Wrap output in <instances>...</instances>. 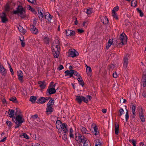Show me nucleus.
Segmentation results:
<instances>
[{
    "label": "nucleus",
    "instance_id": "1",
    "mask_svg": "<svg viewBox=\"0 0 146 146\" xmlns=\"http://www.w3.org/2000/svg\"><path fill=\"white\" fill-rule=\"evenodd\" d=\"M56 125L64 141H66L67 137L66 134L68 132L66 125L64 123L62 124L60 120H57L56 123Z\"/></svg>",
    "mask_w": 146,
    "mask_h": 146
},
{
    "label": "nucleus",
    "instance_id": "2",
    "mask_svg": "<svg viewBox=\"0 0 146 146\" xmlns=\"http://www.w3.org/2000/svg\"><path fill=\"white\" fill-rule=\"evenodd\" d=\"M92 99V97L88 95L84 97L79 95L76 96V100L79 104H80L82 101H83L85 103H87L89 100H90Z\"/></svg>",
    "mask_w": 146,
    "mask_h": 146
},
{
    "label": "nucleus",
    "instance_id": "3",
    "mask_svg": "<svg viewBox=\"0 0 146 146\" xmlns=\"http://www.w3.org/2000/svg\"><path fill=\"white\" fill-rule=\"evenodd\" d=\"M13 13L17 14L22 18H24L26 17L25 9L21 6H18L17 10L14 11Z\"/></svg>",
    "mask_w": 146,
    "mask_h": 146
},
{
    "label": "nucleus",
    "instance_id": "4",
    "mask_svg": "<svg viewBox=\"0 0 146 146\" xmlns=\"http://www.w3.org/2000/svg\"><path fill=\"white\" fill-rule=\"evenodd\" d=\"M12 120L16 124H21L25 121L23 116L21 115H18L15 117H13Z\"/></svg>",
    "mask_w": 146,
    "mask_h": 146
},
{
    "label": "nucleus",
    "instance_id": "5",
    "mask_svg": "<svg viewBox=\"0 0 146 146\" xmlns=\"http://www.w3.org/2000/svg\"><path fill=\"white\" fill-rule=\"evenodd\" d=\"M59 42L58 40H56L54 42L52 46V50L53 52L56 50H59Z\"/></svg>",
    "mask_w": 146,
    "mask_h": 146
},
{
    "label": "nucleus",
    "instance_id": "6",
    "mask_svg": "<svg viewBox=\"0 0 146 146\" xmlns=\"http://www.w3.org/2000/svg\"><path fill=\"white\" fill-rule=\"evenodd\" d=\"M120 40L121 42L120 44L123 45L127 43V38L125 34L122 33L120 35Z\"/></svg>",
    "mask_w": 146,
    "mask_h": 146
},
{
    "label": "nucleus",
    "instance_id": "7",
    "mask_svg": "<svg viewBox=\"0 0 146 146\" xmlns=\"http://www.w3.org/2000/svg\"><path fill=\"white\" fill-rule=\"evenodd\" d=\"M129 55L126 54L124 56L123 60V68L125 69L127 71L128 70L127 68V65L128 64V58L129 57Z\"/></svg>",
    "mask_w": 146,
    "mask_h": 146
},
{
    "label": "nucleus",
    "instance_id": "8",
    "mask_svg": "<svg viewBox=\"0 0 146 146\" xmlns=\"http://www.w3.org/2000/svg\"><path fill=\"white\" fill-rule=\"evenodd\" d=\"M76 139L78 141L80 142H82L83 143H86L87 141L86 139L85 138H84L83 139L81 138V135L79 133L76 134Z\"/></svg>",
    "mask_w": 146,
    "mask_h": 146
},
{
    "label": "nucleus",
    "instance_id": "9",
    "mask_svg": "<svg viewBox=\"0 0 146 146\" xmlns=\"http://www.w3.org/2000/svg\"><path fill=\"white\" fill-rule=\"evenodd\" d=\"M55 84L52 85V83H50V84L48 90V92L49 94H52L55 93L56 92V90L55 89Z\"/></svg>",
    "mask_w": 146,
    "mask_h": 146
},
{
    "label": "nucleus",
    "instance_id": "10",
    "mask_svg": "<svg viewBox=\"0 0 146 146\" xmlns=\"http://www.w3.org/2000/svg\"><path fill=\"white\" fill-rule=\"evenodd\" d=\"M117 42V40H114L113 41V39H110L109 40L108 42L106 44V47L107 49H108L112 44L114 45H116Z\"/></svg>",
    "mask_w": 146,
    "mask_h": 146
},
{
    "label": "nucleus",
    "instance_id": "11",
    "mask_svg": "<svg viewBox=\"0 0 146 146\" xmlns=\"http://www.w3.org/2000/svg\"><path fill=\"white\" fill-rule=\"evenodd\" d=\"M68 53L69 55L72 57H74L78 54V52L74 49H70Z\"/></svg>",
    "mask_w": 146,
    "mask_h": 146
},
{
    "label": "nucleus",
    "instance_id": "12",
    "mask_svg": "<svg viewBox=\"0 0 146 146\" xmlns=\"http://www.w3.org/2000/svg\"><path fill=\"white\" fill-rule=\"evenodd\" d=\"M17 75L19 81L21 82H22L23 74L21 70H19L17 72Z\"/></svg>",
    "mask_w": 146,
    "mask_h": 146
},
{
    "label": "nucleus",
    "instance_id": "13",
    "mask_svg": "<svg viewBox=\"0 0 146 146\" xmlns=\"http://www.w3.org/2000/svg\"><path fill=\"white\" fill-rule=\"evenodd\" d=\"M142 84L143 87L146 86V71L143 73L142 80Z\"/></svg>",
    "mask_w": 146,
    "mask_h": 146
},
{
    "label": "nucleus",
    "instance_id": "14",
    "mask_svg": "<svg viewBox=\"0 0 146 146\" xmlns=\"http://www.w3.org/2000/svg\"><path fill=\"white\" fill-rule=\"evenodd\" d=\"M1 21L3 23H5L8 21V19L5 14L4 13H2L1 14Z\"/></svg>",
    "mask_w": 146,
    "mask_h": 146
},
{
    "label": "nucleus",
    "instance_id": "15",
    "mask_svg": "<svg viewBox=\"0 0 146 146\" xmlns=\"http://www.w3.org/2000/svg\"><path fill=\"white\" fill-rule=\"evenodd\" d=\"M0 72L3 76H5L6 75L7 71L6 69L1 65H0Z\"/></svg>",
    "mask_w": 146,
    "mask_h": 146
},
{
    "label": "nucleus",
    "instance_id": "16",
    "mask_svg": "<svg viewBox=\"0 0 146 146\" xmlns=\"http://www.w3.org/2000/svg\"><path fill=\"white\" fill-rule=\"evenodd\" d=\"M30 31L32 33L35 34H36L38 32L37 29H36L34 25L31 26Z\"/></svg>",
    "mask_w": 146,
    "mask_h": 146
},
{
    "label": "nucleus",
    "instance_id": "17",
    "mask_svg": "<svg viewBox=\"0 0 146 146\" xmlns=\"http://www.w3.org/2000/svg\"><path fill=\"white\" fill-rule=\"evenodd\" d=\"M38 84L42 89L44 88L46 86V84L44 81H41L38 82Z\"/></svg>",
    "mask_w": 146,
    "mask_h": 146
},
{
    "label": "nucleus",
    "instance_id": "18",
    "mask_svg": "<svg viewBox=\"0 0 146 146\" xmlns=\"http://www.w3.org/2000/svg\"><path fill=\"white\" fill-rule=\"evenodd\" d=\"M75 32L71 30H66V34L67 36H72L75 34Z\"/></svg>",
    "mask_w": 146,
    "mask_h": 146
},
{
    "label": "nucleus",
    "instance_id": "19",
    "mask_svg": "<svg viewBox=\"0 0 146 146\" xmlns=\"http://www.w3.org/2000/svg\"><path fill=\"white\" fill-rule=\"evenodd\" d=\"M49 98H44V97H41L38 100V102L41 104L44 103L46 101L48 100Z\"/></svg>",
    "mask_w": 146,
    "mask_h": 146
},
{
    "label": "nucleus",
    "instance_id": "20",
    "mask_svg": "<svg viewBox=\"0 0 146 146\" xmlns=\"http://www.w3.org/2000/svg\"><path fill=\"white\" fill-rule=\"evenodd\" d=\"M53 109L52 106H47L46 108V112L48 114H49L53 111Z\"/></svg>",
    "mask_w": 146,
    "mask_h": 146
},
{
    "label": "nucleus",
    "instance_id": "21",
    "mask_svg": "<svg viewBox=\"0 0 146 146\" xmlns=\"http://www.w3.org/2000/svg\"><path fill=\"white\" fill-rule=\"evenodd\" d=\"M74 72V70H67L65 72L66 76H69L70 77H71Z\"/></svg>",
    "mask_w": 146,
    "mask_h": 146
},
{
    "label": "nucleus",
    "instance_id": "22",
    "mask_svg": "<svg viewBox=\"0 0 146 146\" xmlns=\"http://www.w3.org/2000/svg\"><path fill=\"white\" fill-rule=\"evenodd\" d=\"M101 21L102 23L105 24H107L108 22V20L106 17H101Z\"/></svg>",
    "mask_w": 146,
    "mask_h": 146
},
{
    "label": "nucleus",
    "instance_id": "23",
    "mask_svg": "<svg viewBox=\"0 0 146 146\" xmlns=\"http://www.w3.org/2000/svg\"><path fill=\"white\" fill-rule=\"evenodd\" d=\"M43 11L42 10L39 9L38 10V15L40 18L41 19L43 18Z\"/></svg>",
    "mask_w": 146,
    "mask_h": 146
},
{
    "label": "nucleus",
    "instance_id": "24",
    "mask_svg": "<svg viewBox=\"0 0 146 146\" xmlns=\"http://www.w3.org/2000/svg\"><path fill=\"white\" fill-rule=\"evenodd\" d=\"M78 77V78L77 79L79 84L82 86H83L84 85V83L83 82L81 77L80 75H79Z\"/></svg>",
    "mask_w": 146,
    "mask_h": 146
},
{
    "label": "nucleus",
    "instance_id": "25",
    "mask_svg": "<svg viewBox=\"0 0 146 146\" xmlns=\"http://www.w3.org/2000/svg\"><path fill=\"white\" fill-rule=\"evenodd\" d=\"M14 111L13 110L9 109L8 111L9 116L10 117H13L14 114Z\"/></svg>",
    "mask_w": 146,
    "mask_h": 146
},
{
    "label": "nucleus",
    "instance_id": "26",
    "mask_svg": "<svg viewBox=\"0 0 146 146\" xmlns=\"http://www.w3.org/2000/svg\"><path fill=\"white\" fill-rule=\"evenodd\" d=\"M45 18L48 21L50 22L52 19V17L51 16L50 14L48 13H47L45 15Z\"/></svg>",
    "mask_w": 146,
    "mask_h": 146
},
{
    "label": "nucleus",
    "instance_id": "27",
    "mask_svg": "<svg viewBox=\"0 0 146 146\" xmlns=\"http://www.w3.org/2000/svg\"><path fill=\"white\" fill-rule=\"evenodd\" d=\"M119 125L117 124L116 123H115V133L116 135H117L119 133Z\"/></svg>",
    "mask_w": 146,
    "mask_h": 146
},
{
    "label": "nucleus",
    "instance_id": "28",
    "mask_svg": "<svg viewBox=\"0 0 146 146\" xmlns=\"http://www.w3.org/2000/svg\"><path fill=\"white\" fill-rule=\"evenodd\" d=\"M53 52V54L54 57L55 58H58L60 54L59 50H56V51H54V52Z\"/></svg>",
    "mask_w": 146,
    "mask_h": 146
},
{
    "label": "nucleus",
    "instance_id": "29",
    "mask_svg": "<svg viewBox=\"0 0 146 146\" xmlns=\"http://www.w3.org/2000/svg\"><path fill=\"white\" fill-rule=\"evenodd\" d=\"M131 109L133 115L134 116H135V110L136 108V107L134 105H132L131 106Z\"/></svg>",
    "mask_w": 146,
    "mask_h": 146
},
{
    "label": "nucleus",
    "instance_id": "30",
    "mask_svg": "<svg viewBox=\"0 0 146 146\" xmlns=\"http://www.w3.org/2000/svg\"><path fill=\"white\" fill-rule=\"evenodd\" d=\"M139 117L140 119H141L142 121L143 122L145 121V118L144 115L142 113V112L139 113Z\"/></svg>",
    "mask_w": 146,
    "mask_h": 146
},
{
    "label": "nucleus",
    "instance_id": "31",
    "mask_svg": "<svg viewBox=\"0 0 146 146\" xmlns=\"http://www.w3.org/2000/svg\"><path fill=\"white\" fill-rule=\"evenodd\" d=\"M54 100H53L52 99H51L48 102V103L47 104V106H52L54 104Z\"/></svg>",
    "mask_w": 146,
    "mask_h": 146
},
{
    "label": "nucleus",
    "instance_id": "32",
    "mask_svg": "<svg viewBox=\"0 0 146 146\" xmlns=\"http://www.w3.org/2000/svg\"><path fill=\"white\" fill-rule=\"evenodd\" d=\"M18 28L19 31L23 34H25V31L24 30L23 28L21 26H19L18 27Z\"/></svg>",
    "mask_w": 146,
    "mask_h": 146
},
{
    "label": "nucleus",
    "instance_id": "33",
    "mask_svg": "<svg viewBox=\"0 0 146 146\" xmlns=\"http://www.w3.org/2000/svg\"><path fill=\"white\" fill-rule=\"evenodd\" d=\"M137 5V1L136 0H133L131 1V5L132 7H135Z\"/></svg>",
    "mask_w": 146,
    "mask_h": 146
},
{
    "label": "nucleus",
    "instance_id": "34",
    "mask_svg": "<svg viewBox=\"0 0 146 146\" xmlns=\"http://www.w3.org/2000/svg\"><path fill=\"white\" fill-rule=\"evenodd\" d=\"M94 133L95 135H98V129L97 127L95 126L94 127Z\"/></svg>",
    "mask_w": 146,
    "mask_h": 146
},
{
    "label": "nucleus",
    "instance_id": "35",
    "mask_svg": "<svg viewBox=\"0 0 146 146\" xmlns=\"http://www.w3.org/2000/svg\"><path fill=\"white\" fill-rule=\"evenodd\" d=\"M27 9L33 13H35V11L33 9L30 5H28L27 7Z\"/></svg>",
    "mask_w": 146,
    "mask_h": 146
},
{
    "label": "nucleus",
    "instance_id": "36",
    "mask_svg": "<svg viewBox=\"0 0 146 146\" xmlns=\"http://www.w3.org/2000/svg\"><path fill=\"white\" fill-rule=\"evenodd\" d=\"M36 98L35 96H31L30 98V101L33 103L35 102V101L36 100Z\"/></svg>",
    "mask_w": 146,
    "mask_h": 146
},
{
    "label": "nucleus",
    "instance_id": "37",
    "mask_svg": "<svg viewBox=\"0 0 146 146\" xmlns=\"http://www.w3.org/2000/svg\"><path fill=\"white\" fill-rule=\"evenodd\" d=\"M21 137H22L26 139H28L29 138V137L28 136L26 133H23L20 135Z\"/></svg>",
    "mask_w": 146,
    "mask_h": 146
},
{
    "label": "nucleus",
    "instance_id": "38",
    "mask_svg": "<svg viewBox=\"0 0 146 146\" xmlns=\"http://www.w3.org/2000/svg\"><path fill=\"white\" fill-rule=\"evenodd\" d=\"M93 12L92 9L89 8L87 10L86 13L87 14H90Z\"/></svg>",
    "mask_w": 146,
    "mask_h": 146
},
{
    "label": "nucleus",
    "instance_id": "39",
    "mask_svg": "<svg viewBox=\"0 0 146 146\" xmlns=\"http://www.w3.org/2000/svg\"><path fill=\"white\" fill-rule=\"evenodd\" d=\"M119 9V7L118 6L115 7L112 11V13H115L116 12L118 11Z\"/></svg>",
    "mask_w": 146,
    "mask_h": 146
},
{
    "label": "nucleus",
    "instance_id": "40",
    "mask_svg": "<svg viewBox=\"0 0 146 146\" xmlns=\"http://www.w3.org/2000/svg\"><path fill=\"white\" fill-rule=\"evenodd\" d=\"M126 111L125 113V116L126 120V121H127L129 118V114H128V111L127 110H126Z\"/></svg>",
    "mask_w": 146,
    "mask_h": 146
},
{
    "label": "nucleus",
    "instance_id": "41",
    "mask_svg": "<svg viewBox=\"0 0 146 146\" xmlns=\"http://www.w3.org/2000/svg\"><path fill=\"white\" fill-rule=\"evenodd\" d=\"M81 131L83 133H88L86 132L87 131H86V128H85L84 127H82V128L81 129Z\"/></svg>",
    "mask_w": 146,
    "mask_h": 146
},
{
    "label": "nucleus",
    "instance_id": "42",
    "mask_svg": "<svg viewBox=\"0 0 146 146\" xmlns=\"http://www.w3.org/2000/svg\"><path fill=\"white\" fill-rule=\"evenodd\" d=\"M86 68L87 71H88L89 72H92V69L91 68L86 65Z\"/></svg>",
    "mask_w": 146,
    "mask_h": 146
},
{
    "label": "nucleus",
    "instance_id": "43",
    "mask_svg": "<svg viewBox=\"0 0 146 146\" xmlns=\"http://www.w3.org/2000/svg\"><path fill=\"white\" fill-rule=\"evenodd\" d=\"M9 68L10 71L11 72L12 75L13 76L14 75L13 70L10 64L9 65Z\"/></svg>",
    "mask_w": 146,
    "mask_h": 146
},
{
    "label": "nucleus",
    "instance_id": "44",
    "mask_svg": "<svg viewBox=\"0 0 146 146\" xmlns=\"http://www.w3.org/2000/svg\"><path fill=\"white\" fill-rule=\"evenodd\" d=\"M6 123L9 127H11L12 125L11 122L9 121H6Z\"/></svg>",
    "mask_w": 146,
    "mask_h": 146
},
{
    "label": "nucleus",
    "instance_id": "45",
    "mask_svg": "<svg viewBox=\"0 0 146 146\" xmlns=\"http://www.w3.org/2000/svg\"><path fill=\"white\" fill-rule=\"evenodd\" d=\"M129 141L130 143H132L133 145L136 144V141L133 139H130Z\"/></svg>",
    "mask_w": 146,
    "mask_h": 146
},
{
    "label": "nucleus",
    "instance_id": "46",
    "mask_svg": "<svg viewBox=\"0 0 146 146\" xmlns=\"http://www.w3.org/2000/svg\"><path fill=\"white\" fill-rule=\"evenodd\" d=\"M119 112L120 114L119 115L120 116H121L124 113V111L123 109L122 108H121L119 110Z\"/></svg>",
    "mask_w": 146,
    "mask_h": 146
},
{
    "label": "nucleus",
    "instance_id": "47",
    "mask_svg": "<svg viewBox=\"0 0 146 146\" xmlns=\"http://www.w3.org/2000/svg\"><path fill=\"white\" fill-rule=\"evenodd\" d=\"M10 100L14 102H17L16 99L15 97L11 98H10Z\"/></svg>",
    "mask_w": 146,
    "mask_h": 146
},
{
    "label": "nucleus",
    "instance_id": "48",
    "mask_svg": "<svg viewBox=\"0 0 146 146\" xmlns=\"http://www.w3.org/2000/svg\"><path fill=\"white\" fill-rule=\"evenodd\" d=\"M112 15L115 19H117L118 17L116 13H112Z\"/></svg>",
    "mask_w": 146,
    "mask_h": 146
},
{
    "label": "nucleus",
    "instance_id": "49",
    "mask_svg": "<svg viewBox=\"0 0 146 146\" xmlns=\"http://www.w3.org/2000/svg\"><path fill=\"white\" fill-rule=\"evenodd\" d=\"M44 41L46 44L49 43V40L48 38L46 37L44 38Z\"/></svg>",
    "mask_w": 146,
    "mask_h": 146
},
{
    "label": "nucleus",
    "instance_id": "50",
    "mask_svg": "<svg viewBox=\"0 0 146 146\" xmlns=\"http://www.w3.org/2000/svg\"><path fill=\"white\" fill-rule=\"evenodd\" d=\"M77 31L78 33H83L84 31V30L81 29H78L77 30Z\"/></svg>",
    "mask_w": 146,
    "mask_h": 146
},
{
    "label": "nucleus",
    "instance_id": "51",
    "mask_svg": "<svg viewBox=\"0 0 146 146\" xmlns=\"http://www.w3.org/2000/svg\"><path fill=\"white\" fill-rule=\"evenodd\" d=\"M37 117H38V116L37 115H33V116H32V117L34 119H37V120L38 121V120H39V118H37Z\"/></svg>",
    "mask_w": 146,
    "mask_h": 146
},
{
    "label": "nucleus",
    "instance_id": "52",
    "mask_svg": "<svg viewBox=\"0 0 146 146\" xmlns=\"http://www.w3.org/2000/svg\"><path fill=\"white\" fill-rule=\"evenodd\" d=\"M20 40L21 41V44L22 47H24L25 46V42H24L23 40L20 39Z\"/></svg>",
    "mask_w": 146,
    "mask_h": 146
},
{
    "label": "nucleus",
    "instance_id": "53",
    "mask_svg": "<svg viewBox=\"0 0 146 146\" xmlns=\"http://www.w3.org/2000/svg\"><path fill=\"white\" fill-rule=\"evenodd\" d=\"M64 68V67L62 65H60L58 68V69L60 70H61L62 69H63Z\"/></svg>",
    "mask_w": 146,
    "mask_h": 146
},
{
    "label": "nucleus",
    "instance_id": "54",
    "mask_svg": "<svg viewBox=\"0 0 146 146\" xmlns=\"http://www.w3.org/2000/svg\"><path fill=\"white\" fill-rule=\"evenodd\" d=\"M74 73H73V74L75 76H77L78 77V76L79 74H78V73L75 70H74Z\"/></svg>",
    "mask_w": 146,
    "mask_h": 146
},
{
    "label": "nucleus",
    "instance_id": "55",
    "mask_svg": "<svg viewBox=\"0 0 146 146\" xmlns=\"http://www.w3.org/2000/svg\"><path fill=\"white\" fill-rule=\"evenodd\" d=\"M118 75L116 73H114L113 74V77L114 78H116L117 77Z\"/></svg>",
    "mask_w": 146,
    "mask_h": 146
},
{
    "label": "nucleus",
    "instance_id": "56",
    "mask_svg": "<svg viewBox=\"0 0 146 146\" xmlns=\"http://www.w3.org/2000/svg\"><path fill=\"white\" fill-rule=\"evenodd\" d=\"M101 143L100 142H97L95 146H101Z\"/></svg>",
    "mask_w": 146,
    "mask_h": 146
},
{
    "label": "nucleus",
    "instance_id": "57",
    "mask_svg": "<svg viewBox=\"0 0 146 146\" xmlns=\"http://www.w3.org/2000/svg\"><path fill=\"white\" fill-rule=\"evenodd\" d=\"M28 1L31 3H34L35 1V0H27Z\"/></svg>",
    "mask_w": 146,
    "mask_h": 146
},
{
    "label": "nucleus",
    "instance_id": "58",
    "mask_svg": "<svg viewBox=\"0 0 146 146\" xmlns=\"http://www.w3.org/2000/svg\"><path fill=\"white\" fill-rule=\"evenodd\" d=\"M142 95L145 97H146V92L144 91L142 93Z\"/></svg>",
    "mask_w": 146,
    "mask_h": 146
},
{
    "label": "nucleus",
    "instance_id": "59",
    "mask_svg": "<svg viewBox=\"0 0 146 146\" xmlns=\"http://www.w3.org/2000/svg\"><path fill=\"white\" fill-rule=\"evenodd\" d=\"M88 141H86V143H83V144L84 146H88Z\"/></svg>",
    "mask_w": 146,
    "mask_h": 146
},
{
    "label": "nucleus",
    "instance_id": "60",
    "mask_svg": "<svg viewBox=\"0 0 146 146\" xmlns=\"http://www.w3.org/2000/svg\"><path fill=\"white\" fill-rule=\"evenodd\" d=\"M6 138H7L6 137H5L3 139L1 140L0 141V142H3L5 141L6 140Z\"/></svg>",
    "mask_w": 146,
    "mask_h": 146
},
{
    "label": "nucleus",
    "instance_id": "61",
    "mask_svg": "<svg viewBox=\"0 0 146 146\" xmlns=\"http://www.w3.org/2000/svg\"><path fill=\"white\" fill-rule=\"evenodd\" d=\"M107 110L106 109H103L102 110V111L104 113H106V112Z\"/></svg>",
    "mask_w": 146,
    "mask_h": 146
},
{
    "label": "nucleus",
    "instance_id": "62",
    "mask_svg": "<svg viewBox=\"0 0 146 146\" xmlns=\"http://www.w3.org/2000/svg\"><path fill=\"white\" fill-rule=\"evenodd\" d=\"M73 136L74 135L73 133H70V138H73Z\"/></svg>",
    "mask_w": 146,
    "mask_h": 146
},
{
    "label": "nucleus",
    "instance_id": "63",
    "mask_svg": "<svg viewBox=\"0 0 146 146\" xmlns=\"http://www.w3.org/2000/svg\"><path fill=\"white\" fill-rule=\"evenodd\" d=\"M140 146H145L144 144L142 142L140 143Z\"/></svg>",
    "mask_w": 146,
    "mask_h": 146
},
{
    "label": "nucleus",
    "instance_id": "64",
    "mask_svg": "<svg viewBox=\"0 0 146 146\" xmlns=\"http://www.w3.org/2000/svg\"><path fill=\"white\" fill-rule=\"evenodd\" d=\"M34 146H41L38 143H36L35 144Z\"/></svg>",
    "mask_w": 146,
    "mask_h": 146
}]
</instances>
